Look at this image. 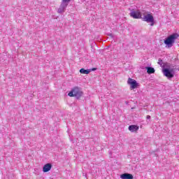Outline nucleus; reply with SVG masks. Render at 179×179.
Listing matches in <instances>:
<instances>
[{
  "instance_id": "obj_1",
  "label": "nucleus",
  "mask_w": 179,
  "mask_h": 179,
  "mask_svg": "<svg viewBox=\"0 0 179 179\" xmlns=\"http://www.w3.org/2000/svg\"><path fill=\"white\" fill-rule=\"evenodd\" d=\"M179 37L178 34L175 33L169 36L164 41V43L166 45V48H171L176 43V40Z\"/></svg>"
},
{
  "instance_id": "obj_2",
  "label": "nucleus",
  "mask_w": 179,
  "mask_h": 179,
  "mask_svg": "<svg viewBox=\"0 0 179 179\" xmlns=\"http://www.w3.org/2000/svg\"><path fill=\"white\" fill-rule=\"evenodd\" d=\"M70 97H76V99H80L83 96V92L78 87H75L71 90L69 94Z\"/></svg>"
},
{
  "instance_id": "obj_3",
  "label": "nucleus",
  "mask_w": 179,
  "mask_h": 179,
  "mask_svg": "<svg viewBox=\"0 0 179 179\" xmlns=\"http://www.w3.org/2000/svg\"><path fill=\"white\" fill-rule=\"evenodd\" d=\"M162 72L168 79H171L174 78V75L176 73V69L174 67H166L163 69Z\"/></svg>"
},
{
  "instance_id": "obj_4",
  "label": "nucleus",
  "mask_w": 179,
  "mask_h": 179,
  "mask_svg": "<svg viewBox=\"0 0 179 179\" xmlns=\"http://www.w3.org/2000/svg\"><path fill=\"white\" fill-rule=\"evenodd\" d=\"M69 2H71V0H62V2L57 10L58 13H64Z\"/></svg>"
},
{
  "instance_id": "obj_5",
  "label": "nucleus",
  "mask_w": 179,
  "mask_h": 179,
  "mask_svg": "<svg viewBox=\"0 0 179 179\" xmlns=\"http://www.w3.org/2000/svg\"><path fill=\"white\" fill-rule=\"evenodd\" d=\"M127 84L129 85L131 90H134V89H137L138 86H139V83H138V82L131 78H128Z\"/></svg>"
},
{
  "instance_id": "obj_6",
  "label": "nucleus",
  "mask_w": 179,
  "mask_h": 179,
  "mask_svg": "<svg viewBox=\"0 0 179 179\" xmlns=\"http://www.w3.org/2000/svg\"><path fill=\"white\" fill-rule=\"evenodd\" d=\"M130 16L134 19H142V14H141V10H131Z\"/></svg>"
},
{
  "instance_id": "obj_7",
  "label": "nucleus",
  "mask_w": 179,
  "mask_h": 179,
  "mask_svg": "<svg viewBox=\"0 0 179 179\" xmlns=\"http://www.w3.org/2000/svg\"><path fill=\"white\" fill-rule=\"evenodd\" d=\"M143 20L144 22H147L148 23H152L151 26H153L155 22V18L153 17V15L150 14H148L146 15H144V17H143Z\"/></svg>"
},
{
  "instance_id": "obj_8",
  "label": "nucleus",
  "mask_w": 179,
  "mask_h": 179,
  "mask_svg": "<svg viewBox=\"0 0 179 179\" xmlns=\"http://www.w3.org/2000/svg\"><path fill=\"white\" fill-rule=\"evenodd\" d=\"M51 169H52V164L48 163L43 166V173H48Z\"/></svg>"
},
{
  "instance_id": "obj_9",
  "label": "nucleus",
  "mask_w": 179,
  "mask_h": 179,
  "mask_svg": "<svg viewBox=\"0 0 179 179\" xmlns=\"http://www.w3.org/2000/svg\"><path fill=\"white\" fill-rule=\"evenodd\" d=\"M122 179H134V176L131 173H125L120 176Z\"/></svg>"
},
{
  "instance_id": "obj_10",
  "label": "nucleus",
  "mask_w": 179,
  "mask_h": 179,
  "mask_svg": "<svg viewBox=\"0 0 179 179\" xmlns=\"http://www.w3.org/2000/svg\"><path fill=\"white\" fill-rule=\"evenodd\" d=\"M138 129H139V127H138L136 125L129 126V131H130L131 132H136V131H138Z\"/></svg>"
},
{
  "instance_id": "obj_11",
  "label": "nucleus",
  "mask_w": 179,
  "mask_h": 179,
  "mask_svg": "<svg viewBox=\"0 0 179 179\" xmlns=\"http://www.w3.org/2000/svg\"><path fill=\"white\" fill-rule=\"evenodd\" d=\"M145 69L147 70V73H148L149 75H152V73H155V68L153 67L147 66L145 67Z\"/></svg>"
},
{
  "instance_id": "obj_12",
  "label": "nucleus",
  "mask_w": 179,
  "mask_h": 179,
  "mask_svg": "<svg viewBox=\"0 0 179 179\" xmlns=\"http://www.w3.org/2000/svg\"><path fill=\"white\" fill-rule=\"evenodd\" d=\"M90 72H92V70H89V69H80V73H83V75H89V73H90Z\"/></svg>"
},
{
  "instance_id": "obj_13",
  "label": "nucleus",
  "mask_w": 179,
  "mask_h": 179,
  "mask_svg": "<svg viewBox=\"0 0 179 179\" xmlns=\"http://www.w3.org/2000/svg\"><path fill=\"white\" fill-rule=\"evenodd\" d=\"M162 62H163V61L162 60V59H159V60H158L159 65H162Z\"/></svg>"
},
{
  "instance_id": "obj_14",
  "label": "nucleus",
  "mask_w": 179,
  "mask_h": 179,
  "mask_svg": "<svg viewBox=\"0 0 179 179\" xmlns=\"http://www.w3.org/2000/svg\"><path fill=\"white\" fill-rule=\"evenodd\" d=\"M96 68H93V69H89V71H91V72H92V71H96Z\"/></svg>"
},
{
  "instance_id": "obj_15",
  "label": "nucleus",
  "mask_w": 179,
  "mask_h": 179,
  "mask_svg": "<svg viewBox=\"0 0 179 179\" xmlns=\"http://www.w3.org/2000/svg\"><path fill=\"white\" fill-rule=\"evenodd\" d=\"M146 119L147 120H150V115H147Z\"/></svg>"
},
{
  "instance_id": "obj_16",
  "label": "nucleus",
  "mask_w": 179,
  "mask_h": 179,
  "mask_svg": "<svg viewBox=\"0 0 179 179\" xmlns=\"http://www.w3.org/2000/svg\"><path fill=\"white\" fill-rule=\"evenodd\" d=\"M0 55H1V53H0Z\"/></svg>"
}]
</instances>
